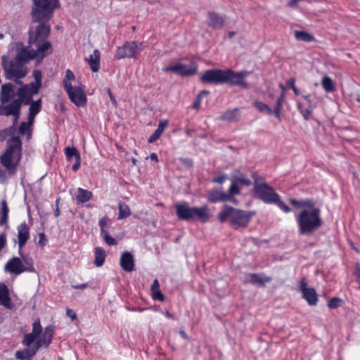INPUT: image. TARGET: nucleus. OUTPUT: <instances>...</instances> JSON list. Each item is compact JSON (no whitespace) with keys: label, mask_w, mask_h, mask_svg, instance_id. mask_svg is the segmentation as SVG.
Segmentation results:
<instances>
[{"label":"nucleus","mask_w":360,"mask_h":360,"mask_svg":"<svg viewBox=\"0 0 360 360\" xmlns=\"http://www.w3.org/2000/svg\"><path fill=\"white\" fill-rule=\"evenodd\" d=\"M15 128L10 126L0 131V141H4L8 136L7 146L0 156V162L8 171L9 176H13L22 158V143L19 136H13Z\"/></svg>","instance_id":"f257e3e1"},{"label":"nucleus","mask_w":360,"mask_h":360,"mask_svg":"<svg viewBox=\"0 0 360 360\" xmlns=\"http://www.w3.org/2000/svg\"><path fill=\"white\" fill-rule=\"evenodd\" d=\"M54 11L45 13L46 15H39V19L31 16L32 23H38L35 27L29 30V44L34 45L37 54H40L41 58L52 52V45L47 40L51 32L50 20L53 15Z\"/></svg>","instance_id":"f03ea898"},{"label":"nucleus","mask_w":360,"mask_h":360,"mask_svg":"<svg viewBox=\"0 0 360 360\" xmlns=\"http://www.w3.org/2000/svg\"><path fill=\"white\" fill-rule=\"evenodd\" d=\"M296 221L300 235H312L323 224L320 208L303 209L296 217Z\"/></svg>","instance_id":"7ed1b4c3"},{"label":"nucleus","mask_w":360,"mask_h":360,"mask_svg":"<svg viewBox=\"0 0 360 360\" xmlns=\"http://www.w3.org/2000/svg\"><path fill=\"white\" fill-rule=\"evenodd\" d=\"M254 214L255 212L239 210L225 205L219 213L218 219L222 223L229 220L233 229H238L247 227Z\"/></svg>","instance_id":"20e7f679"},{"label":"nucleus","mask_w":360,"mask_h":360,"mask_svg":"<svg viewBox=\"0 0 360 360\" xmlns=\"http://www.w3.org/2000/svg\"><path fill=\"white\" fill-rule=\"evenodd\" d=\"M178 219L186 221H193L198 219L202 223L210 220L211 214L207 205L200 207H191L187 202L175 205Z\"/></svg>","instance_id":"39448f33"},{"label":"nucleus","mask_w":360,"mask_h":360,"mask_svg":"<svg viewBox=\"0 0 360 360\" xmlns=\"http://www.w3.org/2000/svg\"><path fill=\"white\" fill-rule=\"evenodd\" d=\"M1 60L4 75L7 79H22L27 75L28 70L25 63L15 58L8 63L5 56H1Z\"/></svg>","instance_id":"423d86ee"},{"label":"nucleus","mask_w":360,"mask_h":360,"mask_svg":"<svg viewBox=\"0 0 360 360\" xmlns=\"http://www.w3.org/2000/svg\"><path fill=\"white\" fill-rule=\"evenodd\" d=\"M255 176L256 174L253 175L255 179L254 193L255 198L267 204H272L278 201V194L274 191V188L264 181L259 182Z\"/></svg>","instance_id":"0eeeda50"},{"label":"nucleus","mask_w":360,"mask_h":360,"mask_svg":"<svg viewBox=\"0 0 360 360\" xmlns=\"http://www.w3.org/2000/svg\"><path fill=\"white\" fill-rule=\"evenodd\" d=\"M31 16L38 18L39 15H46L45 13L54 11L58 7V0H32Z\"/></svg>","instance_id":"6e6552de"},{"label":"nucleus","mask_w":360,"mask_h":360,"mask_svg":"<svg viewBox=\"0 0 360 360\" xmlns=\"http://www.w3.org/2000/svg\"><path fill=\"white\" fill-rule=\"evenodd\" d=\"M250 74V72L245 70L235 72L231 69H226L224 72V84L238 86L247 89L249 88V85L245 82V78Z\"/></svg>","instance_id":"1a4fd4ad"},{"label":"nucleus","mask_w":360,"mask_h":360,"mask_svg":"<svg viewBox=\"0 0 360 360\" xmlns=\"http://www.w3.org/2000/svg\"><path fill=\"white\" fill-rule=\"evenodd\" d=\"M224 72L225 70L221 69L207 70L201 75L200 80L205 84H224Z\"/></svg>","instance_id":"9d476101"},{"label":"nucleus","mask_w":360,"mask_h":360,"mask_svg":"<svg viewBox=\"0 0 360 360\" xmlns=\"http://www.w3.org/2000/svg\"><path fill=\"white\" fill-rule=\"evenodd\" d=\"M198 70V64L195 62H191L189 65L177 63L174 65L164 67L162 71L167 72H174L181 77H190L195 75Z\"/></svg>","instance_id":"9b49d317"},{"label":"nucleus","mask_w":360,"mask_h":360,"mask_svg":"<svg viewBox=\"0 0 360 360\" xmlns=\"http://www.w3.org/2000/svg\"><path fill=\"white\" fill-rule=\"evenodd\" d=\"M141 50L136 41H127L117 48L115 58L120 60L125 58H136Z\"/></svg>","instance_id":"f8f14e48"},{"label":"nucleus","mask_w":360,"mask_h":360,"mask_svg":"<svg viewBox=\"0 0 360 360\" xmlns=\"http://www.w3.org/2000/svg\"><path fill=\"white\" fill-rule=\"evenodd\" d=\"M65 91L70 101L77 106H84L86 103V97L81 86L65 84Z\"/></svg>","instance_id":"ddd939ff"},{"label":"nucleus","mask_w":360,"mask_h":360,"mask_svg":"<svg viewBox=\"0 0 360 360\" xmlns=\"http://www.w3.org/2000/svg\"><path fill=\"white\" fill-rule=\"evenodd\" d=\"M37 56V52L30 46H24L21 42L16 44V55L14 58L23 63H27L30 60L35 58Z\"/></svg>","instance_id":"4468645a"},{"label":"nucleus","mask_w":360,"mask_h":360,"mask_svg":"<svg viewBox=\"0 0 360 360\" xmlns=\"http://www.w3.org/2000/svg\"><path fill=\"white\" fill-rule=\"evenodd\" d=\"M27 86H22L18 88L16 92L17 98L13 99L9 104L22 108V105H27L33 101L32 96L29 90H27Z\"/></svg>","instance_id":"2eb2a0df"},{"label":"nucleus","mask_w":360,"mask_h":360,"mask_svg":"<svg viewBox=\"0 0 360 360\" xmlns=\"http://www.w3.org/2000/svg\"><path fill=\"white\" fill-rule=\"evenodd\" d=\"M226 20V15L214 11L207 13V24L214 30H221Z\"/></svg>","instance_id":"dca6fc26"},{"label":"nucleus","mask_w":360,"mask_h":360,"mask_svg":"<svg viewBox=\"0 0 360 360\" xmlns=\"http://www.w3.org/2000/svg\"><path fill=\"white\" fill-rule=\"evenodd\" d=\"M41 333L42 327L41 326L39 319H37L32 323V332L24 335L22 344L24 346H30L32 345L36 339L40 336Z\"/></svg>","instance_id":"f3484780"},{"label":"nucleus","mask_w":360,"mask_h":360,"mask_svg":"<svg viewBox=\"0 0 360 360\" xmlns=\"http://www.w3.org/2000/svg\"><path fill=\"white\" fill-rule=\"evenodd\" d=\"M15 96V85L13 83L8 82L1 86L0 91V102L1 104H8Z\"/></svg>","instance_id":"a211bd4d"},{"label":"nucleus","mask_w":360,"mask_h":360,"mask_svg":"<svg viewBox=\"0 0 360 360\" xmlns=\"http://www.w3.org/2000/svg\"><path fill=\"white\" fill-rule=\"evenodd\" d=\"M5 271L18 275L25 272L22 260L16 257L10 259L5 265Z\"/></svg>","instance_id":"6ab92c4d"},{"label":"nucleus","mask_w":360,"mask_h":360,"mask_svg":"<svg viewBox=\"0 0 360 360\" xmlns=\"http://www.w3.org/2000/svg\"><path fill=\"white\" fill-rule=\"evenodd\" d=\"M120 264L124 271L131 272L134 270V256L129 252H124L122 254Z\"/></svg>","instance_id":"aec40b11"},{"label":"nucleus","mask_w":360,"mask_h":360,"mask_svg":"<svg viewBox=\"0 0 360 360\" xmlns=\"http://www.w3.org/2000/svg\"><path fill=\"white\" fill-rule=\"evenodd\" d=\"M26 348L22 350L15 352V356L19 360H32L34 356L37 353L38 350L34 345L25 346Z\"/></svg>","instance_id":"412c9836"},{"label":"nucleus","mask_w":360,"mask_h":360,"mask_svg":"<svg viewBox=\"0 0 360 360\" xmlns=\"http://www.w3.org/2000/svg\"><path fill=\"white\" fill-rule=\"evenodd\" d=\"M207 198L212 203L225 202L230 199V195H226V193L219 189H212L207 193Z\"/></svg>","instance_id":"4be33fe9"},{"label":"nucleus","mask_w":360,"mask_h":360,"mask_svg":"<svg viewBox=\"0 0 360 360\" xmlns=\"http://www.w3.org/2000/svg\"><path fill=\"white\" fill-rule=\"evenodd\" d=\"M30 238L29 227L25 222L18 226V248L20 250L25 245Z\"/></svg>","instance_id":"5701e85b"},{"label":"nucleus","mask_w":360,"mask_h":360,"mask_svg":"<svg viewBox=\"0 0 360 360\" xmlns=\"http://www.w3.org/2000/svg\"><path fill=\"white\" fill-rule=\"evenodd\" d=\"M0 304L7 309H11L13 308L8 288L4 283H0Z\"/></svg>","instance_id":"b1692460"},{"label":"nucleus","mask_w":360,"mask_h":360,"mask_svg":"<svg viewBox=\"0 0 360 360\" xmlns=\"http://www.w3.org/2000/svg\"><path fill=\"white\" fill-rule=\"evenodd\" d=\"M240 110L237 108L232 109V110H228L223 112L220 117L219 120L234 122H238L240 120Z\"/></svg>","instance_id":"393cba45"},{"label":"nucleus","mask_w":360,"mask_h":360,"mask_svg":"<svg viewBox=\"0 0 360 360\" xmlns=\"http://www.w3.org/2000/svg\"><path fill=\"white\" fill-rule=\"evenodd\" d=\"M5 115L6 117L13 116V125L15 128V125L18 123V120L21 115V108L19 107L14 106L11 104H7V107L5 108Z\"/></svg>","instance_id":"a878e982"},{"label":"nucleus","mask_w":360,"mask_h":360,"mask_svg":"<svg viewBox=\"0 0 360 360\" xmlns=\"http://www.w3.org/2000/svg\"><path fill=\"white\" fill-rule=\"evenodd\" d=\"M87 62L91 70L96 72L100 68V52L98 49H95L94 53L87 58Z\"/></svg>","instance_id":"bb28decb"},{"label":"nucleus","mask_w":360,"mask_h":360,"mask_svg":"<svg viewBox=\"0 0 360 360\" xmlns=\"http://www.w3.org/2000/svg\"><path fill=\"white\" fill-rule=\"evenodd\" d=\"M302 297L307 300L309 305H316L318 301V297L314 288H304L302 292Z\"/></svg>","instance_id":"cd10ccee"},{"label":"nucleus","mask_w":360,"mask_h":360,"mask_svg":"<svg viewBox=\"0 0 360 360\" xmlns=\"http://www.w3.org/2000/svg\"><path fill=\"white\" fill-rule=\"evenodd\" d=\"M231 181L245 186H250L251 184L250 180L248 179L244 174H241L238 170H236L233 172Z\"/></svg>","instance_id":"c85d7f7f"},{"label":"nucleus","mask_w":360,"mask_h":360,"mask_svg":"<svg viewBox=\"0 0 360 360\" xmlns=\"http://www.w3.org/2000/svg\"><path fill=\"white\" fill-rule=\"evenodd\" d=\"M52 338L49 335H47L44 333L42 334L41 337H39V339L35 340L32 344L35 347V348L39 350L41 347L48 348L51 343Z\"/></svg>","instance_id":"c756f323"},{"label":"nucleus","mask_w":360,"mask_h":360,"mask_svg":"<svg viewBox=\"0 0 360 360\" xmlns=\"http://www.w3.org/2000/svg\"><path fill=\"white\" fill-rule=\"evenodd\" d=\"M93 196L91 191L79 188L77 189V195L76 197L78 203H85L91 200Z\"/></svg>","instance_id":"7c9ffc66"},{"label":"nucleus","mask_w":360,"mask_h":360,"mask_svg":"<svg viewBox=\"0 0 360 360\" xmlns=\"http://www.w3.org/2000/svg\"><path fill=\"white\" fill-rule=\"evenodd\" d=\"M94 254L95 259L94 264L98 267L101 266L105 259V251L103 248L96 247L94 250Z\"/></svg>","instance_id":"2f4dec72"},{"label":"nucleus","mask_w":360,"mask_h":360,"mask_svg":"<svg viewBox=\"0 0 360 360\" xmlns=\"http://www.w3.org/2000/svg\"><path fill=\"white\" fill-rule=\"evenodd\" d=\"M250 282L253 285H257L262 287L265 286L266 283H269L271 281V278L270 277H261L257 274H250Z\"/></svg>","instance_id":"473e14b6"},{"label":"nucleus","mask_w":360,"mask_h":360,"mask_svg":"<svg viewBox=\"0 0 360 360\" xmlns=\"http://www.w3.org/2000/svg\"><path fill=\"white\" fill-rule=\"evenodd\" d=\"M19 254L21 256L22 262L23 263V269H25V271L34 273L36 271L35 268L33 264V260L32 258L29 257L27 255H23L22 254L21 250L19 249Z\"/></svg>","instance_id":"72a5a7b5"},{"label":"nucleus","mask_w":360,"mask_h":360,"mask_svg":"<svg viewBox=\"0 0 360 360\" xmlns=\"http://www.w3.org/2000/svg\"><path fill=\"white\" fill-rule=\"evenodd\" d=\"M9 209L6 200L1 201V218L0 219V226L7 225L8 219Z\"/></svg>","instance_id":"f704fd0d"},{"label":"nucleus","mask_w":360,"mask_h":360,"mask_svg":"<svg viewBox=\"0 0 360 360\" xmlns=\"http://www.w3.org/2000/svg\"><path fill=\"white\" fill-rule=\"evenodd\" d=\"M119 213L117 216L118 219H126L131 214L130 207L124 202H119L118 203Z\"/></svg>","instance_id":"c9c22d12"},{"label":"nucleus","mask_w":360,"mask_h":360,"mask_svg":"<svg viewBox=\"0 0 360 360\" xmlns=\"http://www.w3.org/2000/svg\"><path fill=\"white\" fill-rule=\"evenodd\" d=\"M294 36L297 41H302L305 42L315 41L314 37L306 31L295 30L294 32Z\"/></svg>","instance_id":"e433bc0d"},{"label":"nucleus","mask_w":360,"mask_h":360,"mask_svg":"<svg viewBox=\"0 0 360 360\" xmlns=\"http://www.w3.org/2000/svg\"><path fill=\"white\" fill-rule=\"evenodd\" d=\"M254 106L257 108V109L263 113L267 114V115H273V109H271L268 105L259 102V101H255L254 103Z\"/></svg>","instance_id":"4c0bfd02"},{"label":"nucleus","mask_w":360,"mask_h":360,"mask_svg":"<svg viewBox=\"0 0 360 360\" xmlns=\"http://www.w3.org/2000/svg\"><path fill=\"white\" fill-rule=\"evenodd\" d=\"M28 105H30L29 112L37 115L41 110V99L32 101Z\"/></svg>","instance_id":"58836bf2"},{"label":"nucleus","mask_w":360,"mask_h":360,"mask_svg":"<svg viewBox=\"0 0 360 360\" xmlns=\"http://www.w3.org/2000/svg\"><path fill=\"white\" fill-rule=\"evenodd\" d=\"M283 97H284V94L282 93L281 94L280 97H278L277 98L276 106H275L274 109L273 110V115L278 120H281L280 111L282 108V103H283Z\"/></svg>","instance_id":"ea45409f"},{"label":"nucleus","mask_w":360,"mask_h":360,"mask_svg":"<svg viewBox=\"0 0 360 360\" xmlns=\"http://www.w3.org/2000/svg\"><path fill=\"white\" fill-rule=\"evenodd\" d=\"M101 235L103 240L108 245L112 246V245H116L117 244V240L115 239L114 238H112L110 235V233L108 232V231L101 233Z\"/></svg>","instance_id":"a19ab883"},{"label":"nucleus","mask_w":360,"mask_h":360,"mask_svg":"<svg viewBox=\"0 0 360 360\" xmlns=\"http://www.w3.org/2000/svg\"><path fill=\"white\" fill-rule=\"evenodd\" d=\"M65 153L68 160L70 161L72 158L80 157L79 151L75 147H68L65 149Z\"/></svg>","instance_id":"79ce46f5"},{"label":"nucleus","mask_w":360,"mask_h":360,"mask_svg":"<svg viewBox=\"0 0 360 360\" xmlns=\"http://www.w3.org/2000/svg\"><path fill=\"white\" fill-rule=\"evenodd\" d=\"M323 88L327 92H331L334 90V85L332 79L329 77H324L321 82Z\"/></svg>","instance_id":"37998d69"},{"label":"nucleus","mask_w":360,"mask_h":360,"mask_svg":"<svg viewBox=\"0 0 360 360\" xmlns=\"http://www.w3.org/2000/svg\"><path fill=\"white\" fill-rule=\"evenodd\" d=\"M24 86H27V90H29L30 93L33 96L37 94L41 87V84H38L35 82H31L30 84H25Z\"/></svg>","instance_id":"c03bdc74"},{"label":"nucleus","mask_w":360,"mask_h":360,"mask_svg":"<svg viewBox=\"0 0 360 360\" xmlns=\"http://www.w3.org/2000/svg\"><path fill=\"white\" fill-rule=\"evenodd\" d=\"M109 221L110 219L107 216L99 219L98 225L100 226L101 233L108 231L107 226Z\"/></svg>","instance_id":"a18cd8bd"},{"label":"nucleus","mask_w":360,"mask_h":360,"mask_svg":"<svg viewBox=\"0 0 360 360\" xmlns=\"http://www.w3.org/2000/svg\"><path fill=\"white\" fill-rule=\"evenodd\" d=\"M314 201L311 199H303L302 200V207L303 209L307 210H311L313 208H316L317 207H315Z\"/></svg>","instance_id":"49530a36"},{"label":"nucleus","mask_w":360,"mask_h":360,"mask_svg":"<svg viewBox=\"0 0 360 360\" xmlns=\"http://www.w3.org/2000/svg\"><path fill=\"white\" fill-rule=\"evenodd\" d=\"M342 304V300L338 297H333L328 302V307L330 309L338 308Z\"/></svg>","instance_id":"de8ad7c7"},{"label":"nucleus","mask_w":360,"mask_h":360,"mask_svg":"<svg viewBox=\"0 0 360 360\" xmlns=\"http://www.w3.org/2000/svg\"><path fill=\"white\" fill-rule=\"evenodd\" d=\"M75 79V75L73 74V72L68 69L65 72V79L63 80V83H64V88L65 89V84H71V81L72 80H74Z\"/></svg>","instance_id":"09e8293b"},{"label":"nucleus","mask_w":360,"mask_h":360,"mask_svg":"<svg viewBox=\"0 0 360 360\" xmlns=\"http://www.w3.org/2000/svg\"><path fill=\"white\" fill-rule=\"evenodd\" d=\"M238 184L231 181V185L229 188V193L226 195H234L240 193V189L238 186Z\"/></svg>","instance_id":"8fccbe9b"},{"label":"nucleus","mask_w":360,"mask_h":360,"mask_svg":"<svg viewBox=\"0 0 360 360\" xmlns=\"http://www.w3.org/2000/svg\"><path fill=\"white\" fill-rule=\"evenodd\" d=\"M168 125V121L166 120H160L159 121L157 129H155L160 134H162Z\"/></svg>","instance_id":"3c124183"},{"label":"nucleus","mask_w":360,"mask_h":360,"mask_svg":"<svg viewBox=\"0 0 360 360\" xmlns=\"http://www.w3.org/2000/svg\"><path fill=\"white\" fill-rule=\"evenodd\" d=\"M274 204H276L278 205V207H280L282 210H283L285 212L288 213L291 211V209L289 206L285 205L283 201L281 200L280 196H278V201L275 202Z\"/></svg>","instance_id":"603ef678"},{"label":"nucleus","mask_w":360,"mask_h":360,"mask_svg":"<svg viewBox=\"0 0 360 360\" xmlns=\"http://www.w3.org/2000/svg\"><path fill=\"white\" fill-rule=\"evenodd\" d=\"M31 125L30 123H27L26 122H22L18 128V132L20 135H24L27 131H28L30 128Z\"/></svg>","instance_id":"864d4df0"},{"label":"nucleus","mask_w":360,"mask_h":360,"mask_svg":"<svg viewBox=\"0 0 360 360\" xmlns=\"http://www.w3.org/2000/svg\"><path fill=\"white\" fill-rule=\"evenodd\" d=\"M32 75L34 78V82L35 83H37L38 84H41L42 85V82H41V79H42V75H41V72L39 70H34L32 72Z\"/></svg>","instance_id":"5fc2aeb1"},{"label":"nucleus","mask_w":360,"mask_h":360,"mask_svg":"<svg viewBox=\"0 0 360 360\" xmlns=\"http://www.w3.org/2000/svg\"><path fill=\"white\" fill-rule=\"evenodd\" d=\"M6 172H7V174L5 171L0 169V184L6 183V181L8 180V176H10L7 170H6Z\"/></svg>","instance_id":"6e6d98bb"},{"label":"nucleus","mask_w":360,"mask_h":360,"mask_svg":"<svg viewBox=\"0 0 360 360\" xmlns=\"http://www.w3.org/2000/svg\"><path fill=\"white\" fill-rule=\"evenodd\" d=\"M152 295H153V298L154 300H160V301H164L165 300V296L161 292V291L160 290H156L155 292H153Z\"/></svg>","instance_id":"4d7b16f0"},{"label":"nucleus","mask_w":360,"mask_h":360,"mask_svg":"<svg viewBox=\"0 0 360 360\" xmlns=\"http://www.w3.org/2000/svg\"><path fill=\"white\" fill-rule=\"evenodd\" d=\"M161 134L155 130L154 132L149 136L148 142L152 143L158 140Z\"/></svg>","instance_id":"13d9d810"},{"label":"nucleus","mask_w":360,"mask_h":360,"mask_svg":"<svg viewBox=\"0 0 360 360\" xmlns=\"http://www.w3.org/2000/svg\"><path fill=\"white\" fill-rule=\"evenodd\" d=\"M53 333H54V327L51 325H49L45 328L43 333L46 334V336L49 335L50 337H51L53 338Z\"/></svg>","instance_id":"bf43d9fd"},{"label":"nucleus","mask_w":360,"mask_h":360,"mask_svg":"<svg viewBox=\"0 0 360 360\" xmlns=\"http://www.w3.org/2000/svg\"><path fill=\"white\" fill-rule=\"evenodd\" d=\"M227 179V176L226 174L220 175L214 177L212 179L214 183L223 184L224 181Z\"/></svg>","instance_id":"052dcab7"},{"label":"nucleus","mask_w":360,"mask_h":360,"mask_svg":"<svg viewBox=\"0 0 360 360\" xmlns=\"http://www.w3.org/2000/svg\"><path fill=\"white\" fill-rule=\"evenodd\" d=\"M39 240L38 243L41 247H44L46 245V243L47 241L46 238V236L44 233H39Z\"/></svg>","instance_id":"680f3d73"},{"label":"nucleus","mask_w":360,"mask_h":360,"mask_svg":"<svg viewBox=\"0 0 360 360\" xmlns=\"http://www.w3.org/2000/svg\"><path fill=\"white\" fill-rule=\"evenodd\" d=\"M75 164L72 165V171L74 172H77L78 170V169L80 167V164H81V156L80 157H77V158H75Z\"/></svg>","instance_id":"e2e57ef3"},{"label":"nucleus","mask_w":360,"mask_h":360,"mask_svg":"<svg viewBox=\"0 0 360 360\" xmlns=\"http://www.w3.org/2000/svg\"><path fill=\"white\" fill-rule=\"evenodd\" d=\"M300 112L302 114L304 119L307 120L309 118V115L311 113V111L309 109L304 108L303 110H301Z\"/></svg>","instance_id":"0e129e2a"},{"label":"nucleus","mask_w":360,"mask_h":360,"mask_svg":"<svg viewBox=\"0 0 360 360\" xmlns=\"http://www.w3.org/2000/svg\"><path fill=\"white\" fill-rule=\"evenodd\" d=\"M66 315L69 316L72 321H74L77 319V314L74 312L71 309H66Z\"/></svg>","instance_id":"69168bd1"},{"label":"nucleus","mask_w":360,"mask_h":360,"mask_svg":"<svg viewBox=\"0 0 360 360\" xmlns=\"http://www.w3.org/2000/svg\"><path fill=\"white\" fill-rule=\"evenodd\" d=\"M6 244V236L5 233L0 235V251L5 247Z\"/></svg>","instance_id":"338daca9"},{"label":"nucleus","mask_w":360,"mask_h":360,"mask_svg":"<svg viewBox=\"0 0 360 360\" xmlns=\"http://www.w3.org/2000/svg\"><path fill=\"white\" fill-rule=\"evenodd\" d=\"M286 86L288 88L293 89L295 86V78H290L286 82Z\"/></svg>","instance_id":"774afa93"}]
</instances>
